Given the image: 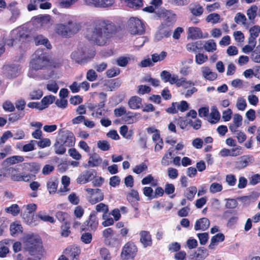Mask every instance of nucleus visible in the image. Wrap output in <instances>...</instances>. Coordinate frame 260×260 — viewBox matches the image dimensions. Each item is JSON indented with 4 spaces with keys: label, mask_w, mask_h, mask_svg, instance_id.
<instances>
[{
    "label": "nucleus",
    "mask_w": 260,
    "mask_h": 260,
    "mask_svg": "<svg viewBox=\"0 0 260 260\" xmlns=\"http://www.w3.org/2000/svg\"><path fill=\"white\" fill-rule=\"evenodd\" d=\"M114 114L116 117H120L123 115H128L129 114H132V115L127 116V119H131L137 115L136 113L134 114L133 112L130 111H128L127 112L125 108L123 106H121L119 108L115 109L114 110Z\"/></svg>",
    "instance_id": "nucleus-23"
},
{
    "label": "nucleus",
    "mask_w": 260,
    "mask_h": 260,
    "mask_svg": "<svg viewBox=\"0 0 260 260\" xmlns=\"http://www.w3.org/2000/svg\"><path fill=\"white\" fill-rule=\"evenodd\" d=\"M84 2L88 6L105 8L113 5L115 0H84Z\"/></svg>",
    "instance_id": "nucleus-14"
},
{
    "label": "nucleus",
    "mask_w": 260,
    "mask_h": 260,
    "mask_svg": "<svg viewBox=\"0 0 260 260\" xmlns=\"http://www.w3.org/2000/svg\"><path fill=\"white\" fill-rule=\"evenodd\" d=\"M197 192V188L194 186H192L186 188L184 196L190 201L193 200L194 196Z\"/></svg>",
    "instance_id": "nucleus-33"
},
{
    "label": "nucleus",
    "mask_w": 260,
    "mask_h": 260,
    "mask_svg": "<svg viewBox=\"0 0 260 260\" xmlns=\"http://www.w3.org/2000/svg\"><path fill=\"white\" fill-rule=\"evenodd\" d=\"M220 19V15L217 13L210 14L206 17V21L208 22H212V23H217Z\"/></svg>",
    "instance_id": "nucleus-51"
},
{
    "label": "nucleus",
    "mask_w": 260,
    "mask_h": 260,
    "mask_svg": "<svg viewBox=\"0 0 260 260\" xmlns=\"http://www.w3.org/2000/svg\"><path fill=\"white\" fill-rule=\"evenodd\" d=\"M34 56V58L30 61L31 67L34 70H43L49 66L50 60L46 52L41 50H37L35 51Z\"/></svg>",
    "instance_id": "nucleus-5"
},
{
    "label": "nucleus",
    "mask_w": 260,
    "mask_h": 260,
    "mask_svg": "<svg viewBox=\"0 0 260 260\" xmlns=\"http://www.w3.org/2000/svg\"><path fill=\"white\" fill-rule=\"evenodd\" d=\"M95 210L96 212H103L102 218L103 219H105L109 215L108 206L104 203H100L96 205L95 206Z\"/></svg>",
    "instance_id": "nucleus-27"
},
{
    "label": "nucleus",
    "mask_w": 260,
    "mask_h": 260,
    "mask_svg": "<svg viewBox=\"0 0 260 260\" xmlns=\"http://www.w3.org/2000/svg\"><path fill=\"white\" fill-rule=\"evenodd\" d=\"M223 189L222 186L221 184L217 182L212 183L210 186V191L212 193H215L221 191Z\"/></svg>",
    "instance_id": "nucleus-50"
},
{
    "label": "nucleus",
    "mask_w": 260,
    "mask_h": 260,
    "mask_svg": "<svg viewBox=\"0 0 260 260\" xmlns=\"http://www.w3.org/2000/svg\"><path fill=\"white\" fill-rule=\"evenodd\" d=\"M128 105L132 109H138L142 105V99L138 96H133L129 100Z\"/></svg>",
    "instance_id": "nucleus-24"
},
{
    "label": "nucleus",
    "mask_w": 260,
    "mask_h": 260,
    "mask_svg": "<svg viewBox=\"0 0 260 260\" xmlns=\"http://www.w3.org/2000/svg\"><path fill=\"white\" fill-rule=\"evenodd\" d=\"M24 248L26 251L35 258L41 259L44 255L42 241L41 238L34 234L27 235L23 242Z\"/></svg>",
    "instance_id": "nucleus-3"
},
{
    "label": "nucleus",
    "mask_w": 260,
    "mask_h": 260,
    "mask_svg": "<svg viewBox=\"0 0 260 260\" xmlns=\"http://www.w3.org/2000/svg\"><path fill=\"white\" fill-rule=\"evenodd\" d=\"M35 42L36 45H43L47 49L51 48V45L48 39L44 38L42 35L37 36L34 38Z\"/></svg>",
    "instance_id": "nucleus-30"
},
{
    "label": "nucleus",
    "mask_w": 260,
    "mask_h": 260,
    "mask_svg": "<svg viewBox=\"0 0 260 260\" xmlns=\"http://www.w3.org/2000/svg\"><path fill=\"white\" fill-rule=\"evenodd\" d=\"M98 78V75L94 70L92 69L89 70L86 73V79L89 81L92 82L95 81Z\"/></svg>",
    "instance_id": "nucleus-63"
},
{
    "label": "nucleus",
    "mask_w": 260,
    "mask_h": 260,
    "mask_svg": "<svg viewBox=\"0 0 260 260\" xmlns=\"http://www.w3.org/2000/svg\"><path fill=\"white\" fill-rule=\"evenodd\" d=\"M102 162V158L99 155L94 154L89 157L88 161V165L89 167H95L100 165Z\"/></svg>",
    "instance_id": "nucleus-28"
},
{
    "label": "nucleus",
    "mask_w": 260,
    "mask_h": 260,
    "mask_svg": "<svg viewBox=\"0 0 260 260\" xmlns=\"http://www.w3.org/2000/svg\"><path fill=\"white\" fill-rule=\"evenodd\" d=\"M113 235L114 231L111 228H107L103 231V236L106 241L110 240Z\"/></svg>",
    "instance_id": "nucleus-59"
},
{
    "label": "nucleus",
    "mask_w": 260,
    "mask_h": 260,
    "mask_svg": "<svg viewBox=\"0 0 260 260\" xmlns=\"http://www.w3.org/2000/svg\"><path fill=\"white\" fill-rule=\"evenodd\" d=\"M171 31L172 30L170 27L167 26L166 28L162 29V28L160 26L159 30L156 35V37L158 40H160L163 38H168L171 36L172 34Z\"/></svg>",
    "instance_id": "nucleus-29"
},
{
    "label": "nucleus",
    "mask_w": 260,
    "mask_h": 260,
    "mask_svg": "<svg viewBox=\"0 0 260 260\" xmlns=\"http://www.w3.org/2000/svg\"><path fill=\"white\" fill-rule=\"evenodd\" d=\"M63 253L68 260H79L81 249L77 246L71 245L65 249Z\"/></svg>",
    "instance_id": "nucleus-12"
},
{
    "label": "nucleus",
    "mask_w": 260,
    "mask_h": 260,
    "mask_svg": "<svg viewBox=\"0 0 260 260\" xmlns=\"http://www.w3.org/2000/svg\"><path fill=\"white\" fill-rule=\"evenodd\" d=\"M2 107L5 111L10 112H14L15 109V106L10 101H5L3 104Z\"/></svg>",
    "instance_id": "nucleus-54"
},
{
    "label": "nucleus",
    "mask_w": 260,
    "mask_h": 260,
    "mask_svg": "<svg viewBox=\"0 0 260 260\" xmlns=\"http://www.w3.org/2000/svg\"><path fill=\"white\" fill-rule=\"evenodd\" d=\"M257 7L255 5H252L247 11V15L248 19L251 20H254L256 16V12L257 11Z\"/></svg>",
    "instance_id": "nucleus-42"
},
{
    "label": "nucleus",
    "mask_w": 260,
    "mask_h": 260,
    "mask_svg": "<svg viewBox=\"0 0 260 260\" xmlns=\"http://www.w3.org/2000/svg\"><path fill=\"white\" fill-rule=\"evenodd\" d=\"M258 42L259 44L256 47L251 55V59L256 63H260V38L258 39Z\"/></svg>",
    "instance_id": "nucleus-38"
},
{
    "label": "nucleus",
    "mask_w": 260,
    "mask_h": 260,
    "mask_svg": "<svg viewBox=\"0 0 260 260\" xmlns=\"http://www.w3.org/2000/svg\"><path fill=\"white\" fill-rule=\"evenodd\" d=\"M126 199L131 203L135 201H139L140 200L138 191L135 189H132L127 193Z\"/></svg>",
    "instance_id": "nucleus-37"
},
{
    "label": "nucleus",
    "mask_w": 260,
    "mask_h": 260,
    "mask_svg": "<svg viewBox=\"0 0 260 260\" xmlns=\"http://www.w3.org/2000/svg\"><path fill=\"white\" fill-rule=\"evenodd\" d=\"M7 212L11 213L13 216L18 214L20 212V209L17 204H13L10 207L6 209Z\"/></svg>",
    "instance_id": "nucleus-56"
},
{
    "label": "nucleus",
    "mask_w": 260,
    "mask_h": 260,
    "mask_svg": "<svg viewBox=\"0 0 260 260\" xmlns=\"http://www.w3.org/2000/svg\"><path fill=\"white\" fill-rule=\"evenodd\" d=\"M100 253L103 260L111 259L110 253L107 248L105 247L101 248Z\"/></svg>",
    "instance_id": "nucleus-62"
},
{
    "label": "nucleus",
    "mask_w": 260,
    "mask_h": 260,
    "mask_svg": "<svg viewBox=\"0 0 260 260\" xmlns=\"http://www.w3.org/2000/svg\"><path fill=\"white\" fill-rule=\"evenodd\" d=\"M204 48L208 52H213L216 49V44L214 40H210L205 43Z\"/></svg>",
    "instance_id": "nucleus-45"
},
{
    "label": "nucleus",
    "mask_w": 260,
    "mask_h": 260,
    "mask_svg": "<svg viewBox=\"0 0 260 260\" xmlns=\"http://www.w3.org/2000/svg\"><path fill=\"white\" fill-rule=\"evenodd\" d=\"M148 167L145 162H142L140 165H136L133 169L134 173L139 174L147 170Z\"/></svg>",
    "instance_id": "nucleus-46"
},
{
    "label": "nucleus",
    "mask_w": 260,
    "mask_h": 260,
    "mask_svg": "<svg viewBox=\"0 0 260 260\" xmlns=\"http://www.w3.org/2000/svg\"><path fill=\"white\" fill-rule=\"evenodd\" d=\"M8 174L10 176L11 179L14 181H29L31 179L30 174L21 175L18 173V170L12 167L7 169Z\"/></svg>",
    "instance_id": "nucleus-10"
},
{
    "label": "nucleus",
    "mask_w": 260,
    "mask_h": 260,
    "mask_svg": "<svg viewBox=\"0 0 260 260\" xmlns=\"http://www.w3.org/2000/svg\"><path fill=\"white\" fill-rule=\"evenodd\" d=\"M85 191L88 194L87 200L92 205L95 204L104 200V193L101 189L87 188L85 189Z\"/></svg>",
    "instance_id": "nucleus-8"
},
{
    "label": "nucleus",
    "mask_w": 260,
    "mask_h": 260,
    "mask_svg": "<svg viewBox=\"0 0 260 260\" xmlns=\"http://www.w3.org/2000/svg\"><path fill=\"white\" fill-rule=\"evenodd\" d=\"M75 142L76 138L72 132L60 131L53 146L55 153L58 155L64 154L66 148L74 147Z\"/></svg>",
    "instance_id": "nucleus-4"
},
{
    "label": "nucleus",
    "mask_w": 260,
    "mask_h": 260,
    "mask_svg": "<svg viewBox=\"0 0 260 260\" xmlns=\"http://www.w3.org/2000/svg\"><path fill=\"white\" fill-rule=\"evenodd\" d=\"M253 157L248 155H243L239 158L235 162V168L238 170L244 169L248 166L249 162L252 160Z\"/></svg>",
    "instance_id": "nucleus-17"
},
{
    "label": "nucleus",
    "mask_w": 260,
    "mask_h": 260,
    "mask_svg": "<svg viewBox=\"0 0 260 260\" xmlns=\"http://www.w3.org/2000/svg\"><path fill=\"white\" fill-rule=\"evenodd\" d=\"M160 76L161 80L164 82H169L171 84H173L172 80L174 78V75L172 76L169 72L164 70L160 73Z\"/></svg>",
    "instance_id": "nucleus-40"
},
{
    "label": "nucleus",
    "mask_w": 260,
    "mask_h": 260,
    "mask_svg": "<svg viewBox=\"0 0 260 260\" xmlns=\"http://www.w3.org/2000/svg\"><path fill=\"white\" fill-rule=\"evenodd\" d=\"M176 21V16L175 15H173L170 16H168L165 20V22L160 25V27L162 28V29H165L167 26L170 27L172 26L173 25Z\"/></svg>",
    "instance_id": "nucleus-43"
},
{
    "label": "nucleus",
    "mask_w": 260,
    "mask_h": 260,
    "mask_svg": "<svg viewBox=\"0 0 260 260\" xmlns=\"http://www.w3.org/2000/svg\"><path fill=\"white\" fill-rule=\"evenodd\" d=\"M24 160V158L22 156L14 155L7 158L4 161L7 165H14L19 162H21Z\"/></svg>",
    "instance_id": "nucleus-32"
},
{
    "label": "nucleus",
    "mask_w": 260,
    "mask_h": 260,
    "mask_svg": "<svg viewBox=\"0 0 260 260\" xmlns=\"http://www.w3.org/2000/svg\"><path fill=\"white\" fill-rule=\"evenodd\" d=\"M24 115L25 113L24 111H17L12 113L9 115L8 120L11 123H14L21 119Z\"/></svg>",
    "instance_id": "nucleus-31"
},
{
    "label": "nucleus",
    "mask_w": 260,
    "mask_h": 260,
    "mask_svg": "<svg viewBox=\"0 0 260 260\" xmlns=\"http://www.w3.org/2000/svg\"><path fill=\"white\" fill-rule=\"evenodd\" d=\"M189 10L194 16H200L204 12L203 7L199 4H195L192 7H190Z\"/></svg>",
    "instance_id": "nucleus-35"
},
{
    "label": "nucleus",
    "mask_w": 260,
    "mask_h": 260,
    "mask_svg": "<svg viewBox=\"0 0 260 260\" xmlns=\"http://www.w3.org/2000/svg\"><path fill=\"white\" fill-rule=\"evenodd\" d=\"M188 37L193 40L201 38L202 32L201 29L197 27H190L188 29Z\"/></svg>",
    "instance_id": "nucleus-22"
},
{
    "label": "nucleus",
    "mask_w": 260,
    "mask_h": 260,
    "mask_svg": "<svg viewBox=\"0 0 260 260\" xmlns=\"http://www.w3.org/2000/svg\"><path fill=\"white\" fill-rule=\"evenodd\" d=\"M70 229V223L69 221H66L65 223H63L61 226V235L64 237H68L71 233Z\"/></svg>",
    "instance_id": "nucleus-47"
},
{
    "label": "nucleus",
    "mask_w": 260,
    "mask_h": 260,
    "mask_svg": "<svg viewBox=\"0 0 260 260\" xmlns=\"http://www.w3.org/2000/svg\"><path fill=\"white\" fill-rule=\"evenodd\" d=\"M208 60V56L203 53H199L196 55V62L198 64H201Z\"/></svg>",
    "instance_id": "nucleus-57"
},
{
    "label": "nucleus",
    "mask_w": 260,
    "mask_h": 260,
    "mask_svg": "<svg viewBox=\"0 0 260 260\" xmlns=\"http://www.w3.org/2000/svg\"><path fill=\"white\" fill-rule=\"evenodd\" d=\"M210 226V221L207 218L203 217L196 221L194 230L196 231H206Z\"/></svg>",
    "instance_id": "nucleus-19"
},
{
    "label": "nucleus",
    "mask_w": 260,
    "mask_h": 260,
    "mask_svg": "<svg viewBox=\"0 0 260 260\" xmlns=\"http://www.w3.org/2000/svg\"><path fill=\"white\" fill-rule=\"evenodd\" d=\"M94 173L95 174L96 172L92 170H87L83 172L77 178V183L79 184H85L89 182L94 178Z\"/></svg>",
    "instance_id": "nucleus-15"
},
{
    "label": "nucleus",
    "mask_w": 260,
    "mask_h": 260,
    "mask_svg": "<svg viewBox=\"0 0 260 260\" xmlns=\"http://www.w3.org/2000/svg\"><path fill=\"white\" fill-rule=\"evenodd\" d=\"M99 224L96 216L94 212L90 213L88 218L83 223L81 226L82 231H95Z\"/></svg>",
    "instance_id": "nucleus-9"
},
{
    "label": "nucleus",
    "mask_w": 260,
    "mask_h": 260,
    "mask_svg": "<svg viewBox=\"0 0 260 260\" xmlns=\"http://www.w3.org/2000/svg\"><path fill=\"white\" fill-rule=\"evenodd\" d=\"M172 81L173 84H175L177 87H180L181 86L186 88L189 86L193 85V83L190 81H187L186 78L182 77L178 78V76L174 75V78L172 79Z\"/></svg>",
    "instance_id": "nucleus-21"
},
{
    "label": "nucleus",
    "mask_w": 260,
    "mask_h": 260,
    "mask_svg": "<svg viewBox=\"0 0 260 260\" xmlns=\"http://www.w3.org/2000/svg\"><path fill=\"white\" fill-rule=\"evenodd\" d=\"M95 55V52L93 51L91 53V56H85V52L75 51L71 54V58L80 64H84L87 63Z\"/></svg>",
    "instance_id": "nucleus-11"
},
{
    "label": "nucleus",
    "mask_w": 260,
    "mask_h": 260,
    "mask_svg": "<svg viewBox=\"0 0 260 260\" xmlns=\"http://www.w3.org/2000/svg\"><path fill=\"white\" fill-rule=\"evenodd\" d=\"M98 147L102 151H107L110 148L109 143L105 140L99 141L98 142Z\"/></svg>",
    "instance_id": "nucleus-61"
},
{
    "label": "nucleus",
    "mask_w": 260,
    "mask_h": 260,
    "mask_svg": "<svg viewBox=\"0 0 260 260\" xmlns=\"http://www.w3.org/2000/svg\"><path fill=\"white\" fill-rule=\"evenodd\" d=\"M197 236L201 245H205L209 239V235L207 233H198Z\"/></svg>",
    "instance_id": "nucleus-64"
},
{
    "label": "nucleus",
    "mask_w": 260,
    "mask_h": 260,
    "mask_svg": "<svg viewBox=\"0 0 260 260\" xmlns=\"http://www.w3.org/2000/svg\"><path fill=\"white\" fill-rule=\"evenodd\" d=\"M58 182L56 181L50 180L47 183V187L49 193H55L57 191Z\"/></svg>",
    "instance_id": "nucleus-44"
},
{
    "label": "nucleus",
    "mask_w": 260,
    "mask_h": 260,
    "mask_svg": "<svg viewBox=\"0 0 260 260\" xmlns=\"http://www.w3.org/2000/svg\"><path fill=\"white\" fill-rule=\"evenodd\" d=\"M234 20L237 24L241 23L242 24L245 25L247 19L243 14L239 12L236 15Z\"/></svg>",
    "instance_id": "nucleus-52"
},
{
    "label": "nucleus",
    "mask_w": 260,
    "mask_h": 260,
    "mask_svg": "<svg viewBox=\"0 0 260 260\" xmlns=\"http://www.w3.org/2000/svg\"><path fill=\"white\" fill-rule=\"evenodd\" d=\"M140 238V241L144 247L151 246L152 245V240L151 235L149 231H141L139 233Z\"/></svg>",
    "instance_id": "nucleus-16"
},
{
    "label": "nucleus",
    "mask_w": 260,
    "mask_h": 260,
    "mask_svg": "<svg viewBox=\"0 0 260 260\" xmlns=\"http://www.w3.org/2000/svg\"><path fill=\"white\" fill-rule=\"evenodd\" d=\"M137 252L138 248L135 244L133 242L128 241L123 246L120 257L123 260L134 259Z\"/></svg>",
    "instance_id": "nucleus-7"
},
{
    "label": "nucleus",
    "mask_w": 260,
    "mask_h": 260,
    "mask_svg": "<svg viewBox=\"0 0 260 260\" xmlns=\"http://www.w3.org/2000/svg\"><path fill=\"white\" fill-rule=\"evenodd\" d=\"M55 100V96L52 95L44 96L40 103V110H42L48 107L50 104H52Z\"/></svg>",
    "instance_id": "nucleus-25"
},
{
    "label": "nucleus",
    "mask_w": 260,
    "mask_h": 260,
    "mask_svg": "<svg viewBox=\"0 0 260 260\" xmlns=\"http://www.w3.org/2000/svg\"><path fill=\"white\" fill-rule=\"evenodd\" d=\"M131 8L139 9L143 5L142 0H121Z\"/></svg>",
    "instance_id": "nucleus-36"
},
{
    "label": "nucleus",
    "mask_w": 260,
    "mask_h": 260,
    "mask_svg": "<svg viewBox=\"0 0 260 260\" xmlns=\"http://www.w3.org/2000/svg\"><path fill=\"white\" fill-rule=\"evenodd\" d=\"M23 169L25 172H29L31 174H36L40 169V165L35 162L23 163Z\"/></svg>",
    "instance_id": "nucleus-20"
},
{
    "label": "nucleus",
    "mask_w": 260,
    "mask_h": 260,
    "mask_svg": "<svg viewBox=\"0 0 260 260\" xmlns=\"http://www.w3.org/2000/svg\"><path fill=\"white\" fill-rule=\"evenodd\" d=\"M55 216L56 218L59 221L63 222V223H65L66 221H68V218L69 217V215L66 212L60 211H57Z\"/></svg>",
    "instance_id": "nucleus-48"
},
{
    "label": "nucleus",
    "mask_w": 260,
    "mask_h": 260,
    "mask_svg": "<svg viewBox=\"0 0 260 260\" xmlns=\"http://www.w3.org/2000/svg\"><path fill=\"white\" fill-rule=\"evenodd\" d=\"M116 31L115 24L109 20H96L92 23V28H88L86 38L99 46L106 45Z\"/></svg>",
    "instance_id": "nucleus-1"
},
{
    "label": "nucleus",
    "mask_w": 260,
    "mask_h": 260,
    "mask_svg": "<svg viewBox=\"0 0 260 260\" xmlns=\"http://www.w3.org/2000/svg\"><path fill=\"white\" fill-rule=\"evenodd\" d=\"M17 36L19 37V41L22 42L19 47L20 52H22V51H25L27 47L28 43L26 42H24L23 40L24 39H27L28 36L24 33L21 34L20 32H19V35Z\"/></svg>",
    "instance_id": "nucleus-39"
},
{
    "label": "nucleus",
    "mask_w": 260,
    "mask_h": 260,
    "mask_svg": "<svg viewBox=\"0 0 260 260\" xmlns=\"http://www.w3.org/2000/svg\"><path fill=\"white\" fill-rule=\"evenodd\" d=\"M39 141H36L35 144H37L38 146L42 148L49 147L51 145V141L48 138L41 139Z\"/></svg>",
    "instance_id": "nucleus-53"
},
{
    "label": "nucleus",
    "mask_w": 260,
    "mask_h": 260,
    "mask_svg": "<svg viewBox=\"0 0 260 260\" xmlns=\"http://www.w3.org/2000/svg\"><path fill=\"white\" fill-rule=\"evenodd\" d=\"M128 28L129 32L134 35H142L145 32L144 24L140 19L131 17L128 21Z\"/></svg>",
    "instance_id": "nucleus-6"
},
{
    "label": "nucleus",
    "mask_w": 260,
    "mask_h": 260,
    "mask_svg": "<svg viewBox=\"0 0 260 260\" xmlns=\"http://www.w3.org/2000/svg\"><path fill=\"white\" fill-rule=\"evenodd\" d=\"M68 153L71 157L75 160H79L81 158V155L79 152L74 148H72L69 149Z\"/></svg>",
    "instance_id": "nucleus-58"
},
{
    "label": "nucleus",
    "mask_w": 260,
    "mask_h": 260,
    "mask_svg": "<svg viewBox=\"0 0 260 260\" xmlns=\"http://www.w3.org/2000/svg\"><path fill=\"white\" fill-rule=\"evenodd\" d=\"M260 32V27L258 25H254L249 29L250 37L256 38Z\"/></svg>",
    "instance_id": "nucleus-60"
},
{
    "label": "nucleus",
    "mask_w": 260,
    "mask_h": 260,
    "mask_svg": "<svg viewBox=\"0 0 260 260\" xmlns=\"http://www.w3.org/2000/svg\"><path fill=\"white\" fill-rule=\"evenodd\" d=\"M3 69L9 79H13L17 77L20 70L19 65L14 64L4 65Z\"/></svg>",
    "instance_id": "nucleus-13"
},
{
    "label": "nucleus",
    "mask_w": 260,
    "mask_h": 260,
    "mask_svg": "<svg viewBox=\"0 0 260 260\" xmlns=\"http://www.w3.org/2000/svg\"><path fill=\"white\" fill-rule=\"evenodd\" d=\"M224 235L222 233H218L213 236L211 239L210 244L209 245L210 249H213L214 246L219 242H222L224 240Z\"/></svg>",
    "instance_id": "nucleus-34"
},
{
    "label": "nucleus",
    "mask_w": 260,
    "mask_h": 260,
    "mask_svg": "<svg viewBox=\"0 0 260 260\" xmlns=\"http://www.w3.org/2000/svg\"><path fill=\"white\" fill-rule=\"evenodd\" d=\"M209 255L208 250L204 247H199L194 253V260L204 259Z\"/></svg>",
    "instance_id": "nucleus-26"
},
{
    "label": "nucleus",
    "mask_w": 260,
    "mask_h": 260,
    "mask_svg": "<svg viewBox=\"0 0 260 260\" xmlns=\"http://www.w3.org/2000/svg\"><path fill=\"white\" fill-rule=\"evenodd\" d=\"M22 227L21 224L15 222L10 225V232L12 236L22 233Z\"/></svg>",
    "instance_id": "nucleus-41"
},
{
    "label": "nucleus",
    "mask_w": 260,
    "mask_h": 260,
    "mask_svg": "<svg viewBox=\"0 0 260 260\" xmlns=\"http://www.w3.org/2000/svg\"><path fill=\"white\" fill-rule=\"evenodd\" d=\"M43 95L42 90L40 89L34 90L29 93L30 100H39Z\"/></svg>",
    "instance_id": "nucleus-49"
},
{
    "label": "nucleus",
    "mask_w": 260,
    "mask_h": 260,
    "mask_svg": "<svg viewBox=\"0 0 260 260\" xmlns=\"http://www.w3.org/2000/svg\"><path fill=\"white\" fill-rule=\"evenodd\" d=\"M201 72L203 77L206 80L214 81L217 77V74L216 73L212 72L209 67H203L201 68Z\"/></svg>",
    "instance_id": "nucleus-18"
},
{
    "label": "nucleus",
    "mask_w": 260,
    "mask_h": 260,
    "mask_svg": "<svg viewBox=\"0 0 260 260\" xmlns=\"http://www.w3.org/2000/svg\"><path fill=\"white\" fill-rule=\"evenodd\" d=\"M106 76L108 78H112L120 74V69L119 68L113 67L108 69L106 71Z\"/></svg>",
    "instance_id": "nucleus-55"
},
{
    "label": "nucleus",
    "mask_w": 260,
    "mask_h": 260,
    "mask_svg": "<svg viewBox=\"0 0 260 260\" xmlns=\"http://www.w3.org/2000/svg\"><path fill=\"white\" fill-rule=\"evenodd\" d=\"M64 23H57L55 25L54 32L58 36L69 38L77 34L81 28L79 23L73 20L70 15H64L62 17Z\"/></svg>",
    "instance_id": "nucleus-2"
}]
</instances>
